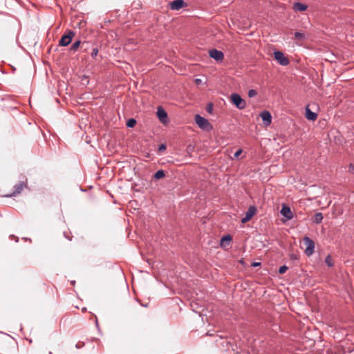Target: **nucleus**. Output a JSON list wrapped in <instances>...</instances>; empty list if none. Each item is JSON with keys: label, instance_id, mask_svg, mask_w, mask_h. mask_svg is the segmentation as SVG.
I'll return each mask as SVG.
<instances>
[{"label": "nucleus", "instance_id": "7ed1b4c3", "mask_svg": "<svg viewBox=\"0 0 354 354\" xmlns=\"http://www.w3.org/2000/svg\"><path fill=\"white\" fill-rule=\"evenodd\" d=\"M75 32L73 30H68L62 35V38L59 41V45L61 46H67L72 41Z\"/></svg>", "mask_w": 354, "mask_h": 354}, {"label": "nucleus", "instance_id": "6ab92c4d", "mask_svg": "<svg viewBox=\"0 0 354 354\" xmlns=\"http://www.w3.org/2000/svg\"><path fill=\"white\" fill-rule=\"evenodd\" d=\"M295 38L301 41L305 39V35L303 32H295Z\"/></svg>", "mask_w": 354, "mask_h": 354}, {"label": "nucleus", "instance_id": "aec40b11", "mask_svg": "<svg viewBox=\"0 0 354 354\" xmlns=\"http://www.w3.org/2000/svg\"><path fill=\"white\" fill-rule=\"evenodd\" d=\"M136 124V120L133 118L129 119L127 122V126L128 127L132 128Z\"/></svg>", "mask_w": 354, "mask_h": 354}, {"label": "nucleus", "instance_id": "f257e3e1", "mask_svg": "<svg viewBox=\"0 0 354 354\" xmlns=\"http://www.w3.org/2000/svg\"><path fill=\"white\" fill-rule=\"evenodd\" d=\"M231 102L239 109L242 110L246 107L245 101L237 93H232L231 95Z\"/></svg>", "mask_w": 354, "mask_h": 354}, {"label": "nucleus", "instance_id": "393cba45", "mask_svg": "<svg viewBox=\"0 0 354 354\" xmlns=\"http://www.w3.org/2000/svg\"><path fill=\"white\" fill-rule=\"evenodd\" d=\"M212 110H213V105H212V104H207V111L208 113H211L212 112Z\"/></svg>", "mask_w": 354, "mask_h": 354}, {"label": "nucleus", "instance_id": "6e6552de", "mask_svg": "<svg viewBox=\"0 0 354 354\" xmlns=\"http://www.w3.org/2000/svg\"><path fill=\"white\" fill-rule=\"evenodd\" d=\"M256 212V207L254 206H250L246 212L245 216L241 218V223H245L248 222L255 214Z\"/></svg>", "mask_w": 354, "mask_h": 354}, {"label": "nucleus", "instance_id": "b1692460", "mask_svg": "<svg viewBox=\"0 0 354 354\" xmlns=\"http://www.w3.org/2000/svg\"><path fill=\"white\" fill-rule=\"evenodd\" d=\"M230 241H231V236L230 235H225V236H223V238L221 239L222 242Z\"/></svg>", "mask_w": 354, "mask_h": 354}, {"label": "nucleus", "instance_id": "c756f323", "mask_svg": "<svg viewBox=\"0 0 354 354\" xmlns=\"http://www.w3.org/2000/svg\"><path fill=\"white\" fill-rule=\"evenodd\" d=\"M88 42H83V43H82V46H81V47H82V48H84V50H86V49H87V48H86V47H84V46H85V45H88Z\"/></svg>", "mask_w": 354, "mask_h": 354}, {"label": "nucleus", "instance_id": "f03ea898", "mask_svg": "<svg viewBox=\"0 0 354 354\" xmlns=\"http://www.w3.org/2000/svg\"><path fill=\"white\" fill-rule=\"evenodd\" d=\"M304 244L306 245L305 254L310 256L314 252L315 242L308 236H304L303 239Z\"/></svg>", "mask_w": 354, "mask_h": 354}, {"label": "nucleus", "instance_id": "f8f14e48", "mask_svg": "<svg viewBox=\"0 0 354 354\" xmlns=\"http://www.w3.org/2000/svg\"><path fill=\"white\" fill-rule=\"evenodd\" d=\"M184 6L183 0H174L170 3V8L173 10H178Z\"/></svg>", "mask_w": 354, "mask_h": 354}, {"label": "nucleus", "instance_id": "4468645a", "mask_svg": "<svg viewBox=\"0 0 354 354\" xmlns=\"http://www.w3.org/2000/svg\"><path fill=\"white\" fill-rule=\"evenodd\" d=\"M308 6L300 2H296L293 4V9L295 11L302 12L307 9Z\"/></svg>", "mask_w": 354, "mask_h": 354}, {"label": "nucleus", "instance_id": "4be33fe9", "mask_svg": "<svg viewBox=\"0 0 354 354\" xmlns=\"http://www.w3.org/2000/svg\"><path fill=\"white\" fill-rule=\"evenodd\" d=\"M98 48L97 47H95L92 49V52H91V57L93 58H95L97 55V53H98Z\"/></svg>", "mask_w": 354, "mask_h": 354}, {"label": "nucleus", "instance_id": "0eeeda50", "mask_svg": "<svg viewBox=\"0 0 354 354\" xmlns=\"http://www.w3.org/2000/svg\"><path fill=\"white\" fill-rule=\"evenodd\" d=\"M210 57L214 59L217 62H221L224 59V54L222 51L217 49H212L209 51Z\"/></svg>", "mask_w": 354, "mask_h": 354}, {"label": "nucleus", "instance_id": "2f4dec72", "mask_svg": "<svg viewBox=\"0 0 354 354\" xmlns=\"http://www.w3.org/2000/svg\"><path fill=\"white\" fill-rule=\"evenodd\" d=\"M259 265H260V263H254L253 264V266H259Z\"/></svg>", "mask_w": 354, "mask_h": 354}, {"label": "nucleus", "instance_id": "39448f33", "mask_svg": "<svg viewBox=\"0 0 354 354\" xmlns=\"http://www.w3.org/2000/svg\"><path fill=\"white\" fill-rule=\"evenodd\" d=\"M274 56L277 62L282 66H287L290 63L289 59L286 58L284 54L281 51H275Z\"/></svg>", "mask_w": 354, "mask_h": 354}, {"label": "nucleus", "instance_id": "bb28decb", "mask_svg": "<svg viewBox=\"0 0 354 354\" xmlns=\"http://www.w3.org/2000/svg\"><path fill=\"white\" fill-rule=\"evenodd\" d=\"M84 342H79L78 343L76 344L75 347L79 349V348H82L84 346Z\"/></svg>", "mask_w": 354, "mask_h": 354}, {"label": "nucleus", "instance_id": "1a4fd4ad", "mask_svg": "<svg viewBox=\"0 0 354 354\" xmlns=\"http://www.w3.org/2000/svg\"><path fill=\"white\" fill-rule=\"evenodd\" d=\"M157 116L159 119V120L162 122V123H167V121H168V118H167V112L162 108V107H158V110H157Z\"/></svg>", "mask_w": 354, "mask_h": 354}, {"label": "nucleus", "instance_id": "ddd939ff", "mask_svg": "<svg viewBox=\"0 0 354 354\" xmlns=\"http://www.w3.org/2000/svg\"><path fill=\"white\" fill-rule=\"evenodd\" d=\"M306 118L311 121H315L317 118V114L311 111L308 106L306 107Z\"/></svg>", "mask_w": 354, "mask_h": 354}, {"label": "nucleus", "instance_id": "72a5a7b5", "mask_svg": "<svg viewBox=\"0 0 354 354\" xmlns=\"http://www.w3.org/2000/svg\"><path fill=\"white\" fill-rule=\"evenodd\" d=\"M75 283V281H71V283H72V284H74Z\"/></svg>", "mask_w": 354, "mask_h": 354}, {"label": "nucleus", "instance_id": "cd10ccee", "mask_svg": "<svg viewBox=\"0 0 354 354\" xmlns=\"http://www.w3.org/2000/svg\"><path fill=\"white\" fill-rule=\"evenodd\" d=\"M166 149V145L165 144H161L160 146H159V148H158V150L160 151H164Z\"/></svg>", "mask_w": 354, "mask_h": 354}, {"label": "nucleus", "instance_id": "473e14b6", "mask_svg": "<svg viewBox=\"0 0 354 354\" xmlns=\"http://www.w3.org/2000/svg\"><path fill=\"white\" fill-rule=\"evenodd\" d=\"M196 83H199V82H201V80H199V79H196Z\"/></svg>", "mask_w": 354, "mask_h": 354}, {"label": "nucleus", "instance_id": "7c9ffc66", "mask_svg": "<svg viewBox=\"0 0 354 354\" xmlns=\"http://www.w3.org/2000/svg\"><path fill=\"white\" fill-rule=\"evenodd\" d=\"M290 259H297V257L295 254H291L290 255Z\"/></svg>", "mask_w": 354, "mask_h": 354}, {"label": "nucleus", "instance_id": "a211bd4d", "mask_svg": "<svg viewBox=\"0 0 354 354\" xmlns=\"http://www.w3.org/2000/svg\"><path fill=\"white\" fill-rule=\"evenodd\" d=\"M325 263L328 267H333L334 265L333 260L330 254H328L325 259Z\"/></svg>", "mask_w": 354, "mask_h": 354}, {"label": "nucleus", "instance_id": "412c9836", "mask_svg": "<svg viewBox=\"0 0 354 354\" xmlns=\"http://www.w3.org/2000/svg\"><path fill=\"white\" fill-rule=\"evenodd\" d=\"M257 95V92L256 90H254V89L249 90V91H248V96L250 97H253L256 96Z\"/></svg>", "mask_w": 354, "mask_h": 354}, {"label": "nucleus", "instance_id": "a878e982", "mask_svg": "<svg viewBox=\"0 0 354 354\" xmlns=\"http://www.w3.org/2000/svg\"><path fill=\"white\" fill-rule=\"evenodd\" d=\"M242 151H243L241 149H239L238 151H236L234 155V158H238L239 156L241 154Z\"/></svg>", "mask_w": 354, "mask_h": 354}, {"label": "nucleus", "instance_id": "2eb2a0df", "mask_svg": "<svg viewBox=\"0 0 354 354\" xmlns=\"http://www.w3.org/2000/svg\"><path fill=\"white\" fill-rule=\"evenodd\" d=\"M323 218V214L321 212H317L314 216L313 222L316 224H319L322 221Z\"/></svg>", "mask_w": 354, "mask_h": 354}, {"label": "nucleus", "instance_id": "dca6fc26", "mask_svg": "<svg viewBox=\"0 0 354 354\" xmlns=\"http://www.w3.org/2000/svg\"><path fill=\"white\" fill-rule=\"evenodd\" d=\"M165 176V171L163 170H158L157 171L154 175H153V178L156 179V180H158V179H160V178H162Z\"/></svg>", "mask_w": 354, "mask_h": 354}, {"label": "nucleus", "instance_id": "c85d7f7f", "mask_svg": "<svg viewBox=\"0 0 354 354\" xmlns=\"http://www.w3.org/2000/svg\"><path fill=\"white\" fill-rule=\"evenodd\" d=\"M348 171L351 173H354V165L350 164L348 166Z\"/></svg>", "mask_w": 354, "mask_h": 354}, {"label": "nucleus", "instance_id": "9b49d317", "mask_svg": "<svg viewBox=\"0 0 354 354\" xmlns=\"http://www.w3.org/2000/svg\"><path fill=\"white\" fill-rule=\"evenodd\" d=\"M260 115L265 125L268 126L272 122V116L270 112L264 111L261 112Z\"/></svg>", "mask_w": 354, "mask_h": 354}, {"label": "nucleus", "instance_id": "20e7f679", "mask_svg": "<svg viewBox=\"0 0 354 354\" xmlns=\"http://www.w3.org/2000/svg\"><path fill=\"white\" fill-rule=\"evenodd\" d=\"M27 187V179L25 181H21L14 186V192L11 194H6L4 196L7 198H11L19 194L22 190Z\"/></svg>", "mask_w": 354, "mask_h": 354}, {"label": "nucleus", "instance_id": "423d86ee", "mask_svg": "<svg viewBox=\"0 0 354 354\" xmlns=\"http://www.w3.org/2000/svg\"><path fill=\"white\" fill-rule=\"evenodd\" d=\"M195 122L196 124L202 129H207L209 126V122L208 120L198 114L195 115Z\"/></svg>", "mask_w": 354, "mask_h": 354}, {"label": "nucleus", "instance_id": "5701e85b", "mask_svg": "<svg viewBox=\"0 0 354 354\" xmlns=\"http://www.w3.org/2000/svg\"><path fill=\"white\" fill-rule=\"evenodd\" d=\"M287 270H288V267L286 266H282L279 268V272L280 274H283L286 272Z\"/></svg>", "mask_w": 354, "mask_h": 354}, {"label": "nucleus", "instance_id": "9d476101", "mask_svg": "<svg viewBox=\"0 0 354 354\" xmlns=\"http://www.w3.org/2000/svg\"><path fill=\"white\" fill-rule=\"evenodd\" d=\"M280 213L288 220H290L293 218V213L290 208L286 205L282 206Z\"/></svg>", "mask_w": 354, "mask_h": 354}, {"label": "nucleus", "instance_id": "f3484780", "mask_svg": "<svg viewBox=\"0 0 354 354\" xmlns=\"http://www.w3.org/2000/svg\"><path fill=\"white\" fill-rule=\"evenodd\" d=\"M80 44H81V41L78 40V41H75L71 45V46L70 48V50L73 53L76 52L77 50V49L80 48Z\"/></svg>", "mask_w": 354, "mask_h": 354}]
</instances>
